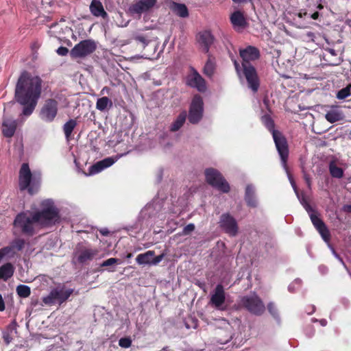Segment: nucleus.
Masks as SVG:
<instances>
[{"label": "nucleus", "instance_id": "nucleus-55", "mask_svg": "<svg viewBox=\"0 0 351 351\" xmlns=\"http://www.w3.org/2000/svg\"><path fill=\"white\" fill-rule=\"evenodd\" d=\"M319 15V12H314L313 14H312L311 15V18L314 19V20H316V19H318Z\"/></svg>", "mask_w": 351, "mask_h": 351}, {"label": "nucleus", "instance_id": "nucleus-54", "mask_svg": "<svg viewBox=\"0 0 351 351\" xmlns=\"http://www.w3.org/2000/svg\"><path fill=\"white\" fill-rule=\"evenodd\" d=\"M100 233L104 236H107L109 234V231L106 228H104L99 230Z\"/></svg>", "mask_w": 351, "mask_h": 351}, {"label": "nucleus", "instance_id": "nucleus-33", "mask_svg": "<svg viewBox=\"0 0 351 351\" xmlns=\"http://www.w3.org/2000/svg\"><path fill=\"white\" fill-rule=\"evenodd\" d=\"M132 38L134 40L142 43L143 48L147 47L151 41L149 36L143 34H134Z\"/></svg>", "mask_w": 351, "mask_h": 351}, {"label": "nucleus", "instance_id": "nucleus-6", "mask_svg": "<svg viewBox=\"0 0 351 351\" xmlns=\"http://www.w3.org/2000/svg\"><path fill=\"white\" fill-rule=\"evenodd\" d=\"M97 48L96 43L93 40H84L75 45L71 50L72 58H84L93 53Z\"/></svg>", "mask_w": 351, "mask_h": 351}, {"label": "nucleus", "instance_id": "nucleus-13", "mask_svg": "<svg viewBox=\"0 0 351 351\" xmlns=\"http://www.w3.org/2000/svg\"><path fill=\"white\" fill-rule=\"evenodd\" d=\"M239 53L243 60L242 66L245 64H250V61L256 60L260 57L259 50L253 46H248L245 49H240Z\"/></svg>", "mask_w": 351, "mask_h": 351}, {"label": "nucleus", "instance_id": "nucleus-48", "mask_svg": "<svg viewBox=\"0 0 351 351\" xmlns=\"http://www.w3.org/2000/svg\"><path fill=\"white\" fill-rule=\"evenodd\" d=\"M16 326H17V324H16V320L14 319L9 325L8 328L11 332H12V331H14V332H16Z\"/></svg>", "mask_w": 351, "mask_h": 351}, {"label": "nucleus", "instance_id": "nucleus-39", "mask_svg": "<svg viewBox=\"0 0 351 351\" xmlns=\"http://www.w3.org/2000/svg\"><path fill=\"white\" fill-rule=\"evenodd\" d=\"M11 244L14 251H20L24 247L25 241L21 239H15Z\"/></svg>", "mask_w": 351, "mask_h": 351}, {"label": "nucleus", "instance_id": "nucleus-52", "mask_svg": "<svg viewBox=\"0 0 351 351\" xmlns=\"http://www.w3.org/2000/svg\"><path fill=\"white\" fill-rule=\"evenodd\" d=\"M58 28V25L57 24H55L53 25H51L50 32L56 34L57 33L56 29Z\"/></svg>", "mask_w": 351, "mask_h": 351}, {"label": "nucleus", "instance_id": "nucleus-2", "mask_svg": "<svg viewBox=\"0 0 351 351\" xmlns=\"http://www.w3.org/2000/svg\"><path fill=\"white\" fill-rule=\"evenodd\" d=\"M41 93V80L28 72L21 73L18 79L14 97L23 106L21 115L29 116L34 110Z\"/></svg>", "mask_w": 351, "mask_h": 351}, {"label": "nucleus", "instance_id": "nucleus-14", "mask_svg": "<svg viewBox=\"0 0 351 351\" xmlns=\"http://www.w3.org/2000/svg\"><path fill=\"white\" fill-rule=\"evenodd\" d=\"M215 339L220 344H226L232 339V327L228 323L223 328H218L215 332Z\"/></svg>", "mask_w": 351, "mask_h": 351}, {"label": "nucleus", "instance_id": "nucleus-43", "mask_svg": "<svg viewBox=\"0 0 351 351\" xmlns=\"http://www.w3.org/2000/svg\"><path fill=\"white\" fill-rule=\"evenodd\" d=\"M0 252H1V254L4 256L6 255H10L12 254H14L15 252L14 248L12 247V244L10 246L5 247L0 250Z\"/></svg>", "mask_w": 351, "mask_h": 351}, {"label": "nucleus", "instance_id": "nucleus-11", "mask_svg": "<svg viewBox=\"0 0 351 351\" xmlns=\"http://www.w3.org/2000/svg\"><path fill=\"white\" fill-rule=\"evenodd\" d=\"M243 69L249 88L254 92H256L259 87V81L255 68L251 64H245L243 66Z\"/></svg>", "mask_w": 351, "mask_h": 351}, {"label": "nucleus", "instance_id": "nucleus-16", "mask_svg": "<svg viewBox=\"0 0 351 351\" xmlns=\"http://www.w3.org/2000/svg\"><path fill=\"white\" fill-rule=\"evenodd\" d=\"M225 302V292L221 285H217L211 295L210 302L217 307L221 306Z\"/></svg>", "mask_w": 351, "mask_h": 351}, {"label": "nucleus", "instance_id": "nucleus-59", "mask_svg": "<svg viewBox=\"0 0 351 351\" xmlns=\"http://www.w3.org/2000/svg\"><path fill=\"white\" fill-rule=\"evenodd\" d=\"M341 62V59H340V58H338V60H337L335 62L331 63V64H332V65H338V64H339Z\"/></svg>", "mask_w": 351, "mask_h": 351}, {"label": "nucleus", "instance_id": "nucleus-9", "mask_svg": "<svg viewBox=\"0 0 351 351\" xmlns=\"http://www.w3.org/2000/svg\"><path fill=\"white\" fill-rule=\"evenodd\" d=\"M219 223L221 228L230 236L234 237L237 234L238 226L237 221L230 214H222Z\"/></svg>", "mask_w": 351, "mask_h": 351}, {"label": "nucleus", "instance_id": "nucleus-4", "mask_svg": "<svg viewBox=\"0 0 351 351\" xmlns=\"http://www.w3.org/2000/svg\"><path fill=\"white\" fill-rule=\"evenodd\" d=\"M205 176L206 180L210 185L223 193H228L230 191L228 183L217 169L213 168L206 169Z\"/></svg>", "mask_w": 351, "mask_h": 351}, {"label": "nucleus", "instance_id": "nucleus-36", "mask_svg": "<svg viewBox=\"0 0 351 351\" xmlns=\"http://www.w3.org/2000/svg\"><path fill=\"white\" fill-rule=\"evenodd\" d=\"M351 85H348L346 87L341 89L337 93V98L339 99H344L351 95Z\"/></svg>", "mask_w": 351, "mask_h": 351}, {"label": "nucleus", "instance_id": "nucleus-62", "mask_svg": "<svg viewBox=\"0 0 351 351\" xmlns=\"http://www.w3.org/2000/svg\"><path fill=\"white\" fill-rule=\"evenodd\" d=\"M291 185L293 186V188L294 189L295 191L296 192V186L295 184V182L289 178Z\"/></svg>", "mask_w": 351, "mask_h": 351}, {"label": "nucleus", "instance_id": "nucleus-63", "mask_svg": "<svg viewBox=\"0 0 351 351\" xmlns=\"http://www.w3.org/2000/svg\"><path fill=\"white\" fill-rule=\"evenodd\" d=\"M108 90H109V88L106 86V87L103 88V89L101 90V93L104 94L105 92H108Z\"/></svg>", "mask_w": 351, "mask_h": 351}, {"label": "nucleus", "instance_id": "nucleus-21", "mask_svg": "<svg viewBox=\"0 0 351 351\" xmlns=\"http://www.w3.org/2000/svg\"><path fill=\"white\" fill-rule=\"evenodd\" d=\"M90 10L95 16H101L105 18L107 13L104 10L102 3L99 0H93L90 5Z\"/></svg>", "mask_w": 351, "mask_h": 351}, {"label": "nucleus", "instance_id": "nucleus-38", "mask_svg": "<svg viewBox=\"0 0 351 351\" xmlns=\"http://www.w3.org/2000/svg\"><path fill=\"white\" fill-rule=\"evenodd\" d=\"M310 218L313 224L314 225L317 230L319 228V227H321L325 224L323 222V221L315 213H311Z\"/></svg>", "mask_w": 351, "mask_h": 351}, {"label": "nucleus", "instance_id": "nucleus-44", "mask_svg": "<svg viewBox=\"0 0 351 351\" xmlns=\"http://www.w3.org/2000/svg\"><path fill=\"white\" fill-rule=\"evenodd\" d=\"M247 309L250 311V313L257 315H261L265 310V308H247Z\"/></svg>", "mask_w": 351, "mask_h": 351}, {"label": "nucleus", "instance_id": "nucleus-12", "mask_svg": "<svg viewBox=\"0 0 351 351\" xmlns=\"http://www.w3.org/2000/svg\"><path fill=\"white\" fill-rule=\"evenodd\" d=\"M32 177V174L28 164L23 163L19 171V187L21 190L28 189L29 192L32 193V189L29 188Z\"/></svg>", "mask_w": 351, "mask_h": 351}, {"label": "nucleus", "instance_id": "nucleus-3", "mask_svg": "<svg viewBox=\"0 0 351 351\" xmlns=\"http://www.w3.org/2000/svg\"><path fill=\"white\" fill-rule=\"evenodd\" d=\"M261 120L265 127L271 132L276 149L280 156L281 162L285 170L287 171V161L289 156V147L287 139L280 132L274 129V122L269 115H263L261 117Z\"/></svg>", "mask_w": 351, "mask_h": 351}, {"label": "nucleus", "instance_id": "nucleus-5", "mask_svg": "<svg viewBox=\"0 0 351 351\" xmlns=\"http://www.w3.org/2000/svg\"><path fill=\"white\" fill-rule=\"evenodd\" d=\"M73 293V289L57 287L51 291L49 294L43 298V301L47 305H61Z\"/></svg>", "mask_w": 351, "mask_h": 351}, {"label": "nucleus", "instance_id": "nucleus-56", "mask_svg": "<svg viewBox=\"0 0 351 351\" xmlns=\"http://www.w3.org/2000/svg\"><path fill=\"white\" fill-rule=\"evenodd\" d=\"M235 3H246L247 1H251L252 0H232Z\"/></svg>", "mask_w": 351, "mask_h": 351}, {"label": "nucleus", "instance_id": "nucleus-18", "mask_svg": "<svg viewBox=\"0 0 351 351\" xmlns=\"http://www.w3.org/2000/svg\"><path fill=\"white\" fill-rule=\"evenodd\" d=\"M16 123L14 120L4 118L2 123V132L5 137H12L16 130Z\"/></svg>", "mask_w": 351, "mask_h": 351}, {"label": "nucleus", "instance_id": "nucleus-8", "mask_svg": "<svg viewBox=\"0 0 351 351\" xmlns=\"http://www.w3.org/2000/svg\"><path fill=\"white\" fill-rule=\"evenodd\" d=\"M203 115V101L199 96H195L191 104L189 121L193 124L197 123Z\"/></svg>", "mask_w": 351, "mask_h": 351}, {"label": "nucleus", "instance_id": "nucleus-7", "mask_svg": "<svg viewBox=\"0 0 351 351\" xmlns=\"http://www.w3.org/2000/svg\"><path fill=\"white\" fill-rule=\"evenodd\" d=\"M58 101L53 99H48L45 101L40 112V117L41 119L51 122L58 113Z\"/></svg>", "mask_w": 351, "mask_h": 351}, {"label": "nucleus", "instance_id": "nucleus-35", "mask_svg": "<svg viewBox=\"0 0 351 351\" xmlns=\"http://www.w3.org/2000/svg\"><path fill=\"white\" fill-rule=\"evenodd\" d=\"M17 294L22 298H27L30 295V288L25 285H20L16 287Z\"/></svg>", "mask_w": 351, "mask_h": 351}, {"label": "nucleus", "instance_id": "nucleus-10", "mask_svg": "<svg viewBox=\"0 0 351 351\" xmlns=\"http://www.w3.org/2000/svg\"><path fill=\"white\" fill-rule=\"evenodd\" d=\"M158 0H140L136 3L132 4L129 10L132 14H136L138 15L143 13H148L156 7Z\"/></svg>", "mask_w": 351, "mask_h": 351}, {"label": "nucleus", "instance_id": "nucleus-58", "mask_svg": "<svg viewBox=\"0 0 351 351\" xmlns=\"http://www.w3.org/2000/svg\"><path fill=\"white\" fill-rule=\"evenodd\" d=\"M234 64L236 70L237 71V72H239V63L237 61H234Z\"/></svg>", "mask_w": 351, "mask_h": 351}, {"label": "nucleus", "instance_id": "nucleus-64", "mask_svg": "<svg viewBox=\"0 0 351 351\" xmlns=\"http://www.w3.org/2000/svg\"><path fill=\"white\" fill-rule=\"evenodd\" d=\"M346 210L348 212H350L351 213V204L350 205H347L346 206Z\"/></svg>", "mask_w": 351, "mask_h": 351}, {"label": "nucleus", "instance_id": "nucleus-32", "mask_svg": "<svg viewBox=\"0 0 351 351\" xmlns=\"http://www.w3.org/2000/svg\"><path fill=\"white\" fill-rule=\"evenodd\" d=\"M330 173L333 178H341L343 176V171L341 167H337L334 162H330Z\"/></svg>", "mask_w": 351, "mask_h": 351}, {"label": "nucleus", "instance_id": "nucleus-17", "mask_svg": "<svg viewBox=\"0 0 351 351\" xmlns=\"http://www.w3.org/2000/svg\"><path fill=\"white\" fill-rule=\"evenodd\" d=\"M114 163V160L112 158H106L102 160H100L89 168V175H93L97 173L104 169L110 167Z\"/></svg>", "mask_w": 351, "mask_h": 351}, {"label": "nucleus", "instance_id": "nucleus-57", "mask_svg": "<svg viewBox=\"0 0 351 351\" xmlns=\"http://www.w3.org/2000/svg\"><path fill=\"white\" fill-rule=\"evenodd\" d=\"M0 307H5L4 301L1 295L0 294Z\"/></svg>", "mask_w": 351, "mask_h": 351}, {"label": "nucleus", "instance_id": "nucleus-22", "mask_svg": "<svg viewBox=\"0 0 351 351\" xmlns=\"http://www.w3.org/2000/svg\"><path fill=\"white\" fill-rule=\"evenodd\" d=\"M242 302L244 307H261L263 306L262 301L256 294L243 297Z\"/></svg>", "mask_w": 351, "mask_h": 351}, {"label": "nucleus", "instance_id": "nucleus-20", "mask_svg": "<svg viewBox=\"0 0 351 351\" xmlns=\"http://www.w3.org/2000/svg\"><path fill=\"white\" fill-rule=\"evenodd\" d=\"M98 253L99 251L97 249L84 248L80 251L77 260L80 263H84L93 260Z\"/></svg>", "mask_w": 351, "mask_h": 351}, {"label": "nucleus", "instance_id": "nucleus-41", "mask_svg": "<svg viewBox=\"0 0 351 351\" xmlns=\"http://www.w3.org/2000/svg\"><path fill=\"white\" fill-rule=\"evenodd\" d=\"M119 263V260L118 258H108V259L104 261L101 264V267L111 266V265H113Z\"/></svg>", "mask_w": 351, "mask_h": 351}, {"label": "nucleus", "instance_id": "nucleus-45", "mask_svg": "<svg viewBox=\"0 0 351 351\" xmlns=\"http://www.w3.org/2000/svg\"><path fill=\"white\" fill-rule=\"evenodd\" d=\"M56 52L60 56H66L69 53V49L65 47H60Z\"/></svg>", "mask_w": 351, "mask_h": 351}, {"label": "nucleus", "instance_id": "nucleus-46", "mask_svg": "<svg viewBox=\"0 0 351 351\" xmlns=\"http://www.w3.org/2000/svg\"><path fill=\"white\" fill-rule=\"evenodd\" d=\"M163 258H164V254H160L156 257L154 256L152 258V265H157L162 260Z\"/></svg>", "mask_w": 351, "mask_h": 351}, {"label": "nucleus", "instance_id": "nucleus-27", "mask_svg": "<svg viewBox=\"0 0 351 351\" xmlns=\"http://www.w3.org/2000/svg\"><path fill=\"white\" fill-rule=\"evenodd\" d=\"M112 106V101L107 97H102L97 100L96 108L104 112Z\"/></svg>", "mask_w": 351, "mask_h": 351}, {"label": "nucleus", "instance_id": "nucleus-47", "mask_svg": "<svg viewBox=\"0 0 351 351\" xmlns=\"http://www.w3.org/2000/svg\"><path fill=\"white\" fill-rule=\"evenodd\" d=\"M3 337L5 342L7 344L10 343L12 339V337L11 336V335L9 332L4 333Z\"/></svg>", "mask_w": 351, "mask_h": 351}, {"label": "nucleus", "instance_id": "nucleus-49", "mask_svg": "<svg viewBox=\"0 0 351 351\" xmlns=\"http://www.w3.org/2000/svg\"><path fill=\"white\" fill-rule=\"evenodd\" d=\"M297 193L298 197L300 199V203L302 204L303 206H304L306 204H308L307 200L306 199V198H305V197L304 195H302L300 197L299 194L298 193Z\"/></svg>", "mask_w": 351, "mask_h": 351}, {"label": "nucleus", "instance_id": "nucleus-37", "mask_svg": "<svg viewBox=\"0 0 351 351\" xmlns=\"http://www.w3.org/2000/svg\"><path fill=\"white\" fill-rule=\"evenodd\" d=\"M319 228L317 229V231L321 234L322 239H324V241L328 242L330 241V234L326 226L324 224Z\"/></svg>", "mask_w": 351, "mask_h": 351}, {"label": "nucleus", "instance_id": "nucleus-34", "mask_svg": "<svg viewBox=\"0 0 351 351\" xmlns=\"http://www.w3.org/2000/svg\"><path fill=\"white\" fill-rule=\"evenodd\" d=\"M77 125V122L74 119H70L63 126L64 134L67 138L71 136L73 129Z\"/></svg>", "mask_w": 351, "mask_h": 351}, {"label": "nucleus", "instance_id": "nucleus-30", "mask_svg": "<svg viewBox=\"0 0 351 351\" xmlns=\"http://www.w3.org/2000/svg\"><path fill=\"white\" fill-rule=\"evenodd\" d=\"M230 21L234 26L243 27L245 24L243 14L240 11L234 12L231 15Z\"/></svg>", "mask_w": 351, "mask_h": 351}, {"label": "nucleus", "instance_id": "nucleus-15", "mask_svg": "<svg viewBox=\"0 0 351 351\" xmlns=\"http://www.w3.org/2000/svg\"><path fill=\"white\" fill-rule=\"evenodd\" d=\"M215 38L210 31H204L199 33L197 42L202 50L206 53L209 51L210 47L214 43Z\"/></svg>", "mask_w": 351, "mask_h": 351}, {"label": "nucleus", "instance_id": "nucleus-50", "mask_svg": "<svg viewBox=\"0 0 351 351\" xmlns=\"http://www.w3.org/2000/svg\"><path fill=\"white\" fill-rule=\"evenodd\" d=\"M13 351H27L25 347L23 345H20V346H16L14 349H13Z\"/></svg>", "mask_w": 351, "mask_h": 351}, {"label": "nucleus", "instance_id": "nucleus-25", "mask_svg": "<svg viewBox=\"0 0 351 351\" xmlns=\"http://www.w3.org/2000/svg\"><path fill=\"white\" fill-rule=\"evenodd\" d=\"M14 267L11 263H5L0 267V279L7 280L12 276Z\"/></svg>", "mask_w": 351, "mask_h": 351}, {"label": "nucleus", "instance_id": "nucleus-24", "mask_svg": "<svg viewBox=\"0 0 351 351\" xmlns=\"http://www.w3.org/2000/svg\"><path fill=\"white\" fill-rule=\"evenodd\" d=\"M245 199L249 206H256L257 204L254 197V187L252 184L247 185L245 188Z\"/></svg>", "mask_w": 351, "mask_h": 351}, {"label": "nucleus", "instance_id": "nucleus-40", "mask_svg": "<svg viewBox=\"0 0 351 351\" xmlns=\"http://www.w3.org/2000/svg\"><path fill=\"white\" fill-rule=\"evenodd\" d=\"M119 345L121 348H128L132 346V339L130 337H123L119 340Z\"/></svg>", "mask_w": 351, "mask_h": 351}, {"label": "nucleus", "instance_id": "nucleus-60", "mask_svg": "<svg viewBox=\"0 0 351 351\" xmlns=\"http://www.w3.org/2000/svg\"><path fill=\"white\" fill-rule=\"evenodd\" d=\"M328 52L332 55V56H335L336 55V53H335V51L332 49H328Z\"/></svg>", "mask_w": 351, "mask_h": 351}, {"label": "nucleus", "instance_id": "nucleus-53", "mask_svg": "<svg viewBox=\"0 0 351 351\" xmlns=\"http://www.w3.org/2000/svg\"><path fill=\"white\" fill-rule=\"evenodd\" d=\"M304 178L306 182V184L308 185V186L310 188L311 187V181H310V178L309 176L307 175V174H304Z\"/></svg>", "mask_w": 351, "mask_h": 351}, {"label": "nucleus", "instance_id": "nucleus-28", "mask_svg": "<svg viewBox=\"0 0 351 351\" xmlns=\"http://www.w3.org/2000/svg\"><path fill=\"white\" fill-rule=\"evenodd\" d=\"M171 9L173 12L178 16L185 18L189 16V12L184 4L173 3Z\"/></svg>", "mask_w": 351, "mask_h": 351}, {"label": "nucleus", "instance_id": "nucleus-51", "mask_svg": "<svg viewBox=\"0 0 351 351\" xmlns=\"http://www.w3.org/2000/svg\"><path fill=\"white\" fill-rule=\"evenodd\" d=\"M304 207L306 209V210L309 213L310 215H311V213H315L312 207L310 206L309 204H306Z\"/></svg>", "mask_w": 351, "mask_h": 351}, {"label": "nucleus", "instance_id": "nucleus-29", "mask_svg": "<svg viewBox=\"0 0 351 351\" xmlns=\"http://www.w3.org/2000/svg\"><path fill=\"white\" fill-rule=\"evenodd\" d=\"M186 112L183 111L176 118V119L172 123L170 130L171 132H176L179 130L183 125L186 121Z\"/></svg>", "mask_w": 351, "mask_h": 351}, {"label": "nucleus", "instance_id": "nucleus-42", "mask_svg": "<svg viewBox=\"0 0 351 351\" xmlns=\"http://www.w3.org/2000/svg\"><path fill=\"white\" fill-rule=\"evenodd\" d=\"M195 228V226L193 223H189L187 226H186L182 230V235H189L193 231H194Z\"/></svg>", "mask_w": 351, "mask_h": 351}, {"label": "nucleus", "instance_id": "nucleus-23", "mask_svg": "<svg viewBox=\"0 0 351 351\" xmlns=\"http://www.w3.org/2000/svg\"><path fill=\"white\" fill-rule=\"evenodd\" d=\"M326 119L332 123L343 119V114L337 108H332L325 114Z\"/></svg>", "mask_w": 351, "mask_h": 351}, {"label": "nucleus", "instance_id": "nucleus-26", "mask_svg": "<svg viewBox=\"0 0 351 351\" xmlns=\"http://www.w3.org/2000/svg\"><path fill=\"white\" fill-rule=\"evenodd\" d=\"M154 251H147L145 253L138 254L136 261L139 265H152V258L154 256Z\"/></svg>", "mask_w": 351, "mask_h": 351}, {"label": "nucleus", "instance_id": "nucleus-19", "mask_svg": "<svg viewBox=\"0 0 351 351\" xmlns=\"http://www.w3.org/2000/svg\"><path fill=\"white\" fill-rule=\"evenodd\" d=\"M188 84L197 88L199 91H204L206 90L205 81L197 72L194 73L189 79Z\"/></svg>", "mask_w": 351, "mask_h": 351}, {"label": "nucleus", "instance_id": "nucleus-61", "mask_svg": "<svg viewBox=\"0 0 351 351\" xmlns=\"http://www.w3.org/2000/svg\"><path fill=\"white\" fill-rule=\"evenodd\" d=\"M319 322H320V324H321L322 326H326V324H327L326 320V319H321Z\"/></svg>", "mask_w": 351, "mask_h": 351}, {"label": "nucleus", "instance_id": "nucleus-1", "mask_svg": "<svg viewBox=\"0 0 351 351\" xmlns=\"http://www.w3.org/2000/svg\"><path fill=\"white\" fill-rule=\"evenodd\" d=\"M41 210L32 213H21L16 217L14 225L28 236H32L38 227L51 226L60 221L59 210L51 199L42 202Z\"/></svg>", "mask_w": 351, "mask_h": 351}, {"label": "nucleus", "instance_id": "nucleus-31", "mask_svg": "<svg viewBox=\"0 0 351 351\" xmlns=\"http://www.w3.org/2000/svg\"><path fill=\"white\" fill-rule=\"evenodd\" d=\"M215 70V60L214 58L208 55V60L206 62V64L204 68V73L208 75L211 76Z\"/></svg>", "mask_w": 351, "mask_h": 351}]
</instances>
